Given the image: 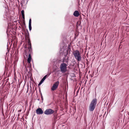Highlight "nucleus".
<instances>
[{
  "label": "nucleus",
  "mask_w": 129,
  "mask_h": 129,
  "mask_svg": "<svg viewBox=\"0 0 129 129\" xmlns=\"http://www.w3.org/2000/svg\"><path fill=\"white\" fill-rule=\"evenodd\" d=\"M97 102V99H93L90 103L89 107V110L91 111H93L95 108Z\"/></svg>",
  "instance_id": "obj_1"
},
{
  "label": "nucleus",
  "mask_w": 129,
  "mask_h": 129,
  "mask_svg": "<svg viewBox=\"0 0 129 129\" xmlns=\"http://www.w3.org/2000/svg\"><path fill=\"white\" fill-rule=\"evenodd\" d=\"M73 54L75 58L78 61H80L81 60V54L79 51L78 50H76L73 52Z\"/></svg>",
  "instance_id": "obj_2"
},
{
  "label": "nucleus",
  "mask_w": 129,
  "mask_h": 129,
  "mask_svg": "<svg viewBox=\"0 0 129 129\" xmlns=\"http://www.w3.org/2000/svg\"><path fill=\"white\" fill-rule=\"evenodd\" d=\"M67 65L64 63H62L60 65V70L62 73H65L66 72L67 68Z\"/></svg>",
  "instance_id": "obj_3"
},
{
  "label": "nucleus",
  "mask_w": 129,
  "mask_h": 129,
  "mask_svg": "<svg viewBox=\"0 0 129 129\" xmlns=\"http://www.w3.org/2000/svg\"><path fill=\"white\" fill-rule=\"evenodd\" d=\"M24 57L25 58H28L27 62L28 63H30L31 62V59L30 53H29L27 51H25Z\"/></svg>",
  "instance_id": "obj_4"
},
{
  "label": "nucleus",
  "mask_w": 129,
  "mask_h": 129,
  "mask_svg": "<svg viewBox=\"0 0 129 129\" xmlns=\"http://www.w3.org/2000/svg\"><path fill=\"white\" fill-rule=\"evenodd\" d=\"M55 112L54 111L50 109H47L44 112V113L47 115H51Z\"/></svg>",
  "instance_id": "obj_5"
},
{
  "label": "nucleus",
  "mask_w": 129,
  "mask_h": 129,
  "mask_svg": "<svg viewBox=\"0 0 129 129\" xmlns=\"http://www.w3.org/2000/svg\"><path fill=\"white\" fill-rule=\"evenodd\" d=\"M59 84V82L58 81H57L54 83L51 88V90L54 91L58 87Z\"/></svg>",
  "instance_id": "obj_6"
},
{
  "label": "nucleus",
  "mask_w": 129,
  "mask_h": 129,
  "mask_svg": "<svg viewBox=\"0 0 129 129\" xmlns=\"http://www.w3.org/2000/svg\"><path fill=\"white\" fill-rule=\"evenodd\" d=\"M36 112L37 114H42L43 113V112L41 109L39 108L36 110Z\"/></svg>",
  "instance_id": "obj_7"
},
{
  "label": "nucleus",
  "mask_w": 129,
  "mask_h": 129,
  "mask_svg": "<svg viewBox=\"0 0 129 129\" xmlns=\"http://www.w3.org/2000/svg\"><path fill=\"white\" fill-rule=\"evenodd\" d=\"M28 43L29 46L28 48L29 50L28 52L29 53H30L31 54L32 53V49L31 48V44L30 43V40L28 41Z\"/></svg>",
  "instance_id": "obj_8"
},
{
  "label": "nucleus",
  "mask_w": 129,
  "mask_h": 129,
  "mask_svg": "<svg viewBox=\"0 0 129 129\" xmlns=\"http://www.w3.org/2000/svg\"><path fill=\"white\" fill-rule=\"evenodd\" d=\"M73 15L77 17L79 15V14L78 11H76L74 12Z\"/></svg>",
  "instance_id": "obj_9"
},
{
  "label": "nucleus",
  "mask_w": 129,
  "mask_h": 129,
  "mask_svg": "<svg viewBox=\"0 0 129 129\" xmlns=\"http://www.w3.org/2000/svg\"><path fill=\"white\" fill-rule=\"evenodd\" d=\"M29 28L30 31L31 29V19H30L29 21Z\"/></svg>",
  "instance_id": "obj_10"
},
{
  "label": "nucleus",
  "mask_w": 129,
  "mask_h": 129,
  "mask_svg": "<svg viewBox=\"0 0 129 129\" xmlns=\"http://www.w3.org/2000/svg\"><path fill=\"white\" fill-rule=\"evenodd\" d=\"M21 13L22 16V18L24 19H25L24 11L23 10H22L21 11Z\"/></svg>",
  "instance_id": "obj_11"
},
{
  "label": "nucleus",
  "mask_w": 129,
  "mask_h": 129,
  "mask_svg": "<svg viewBox=\"0 0 129 129\" xmlns=\"http://www.w3.org/2000/svg\"><path fill=\"white\" fill-rule=\"evenodd\" d=\"M43 82V81H42V80H41L40 83H39L38 84V85H40Z\"/></svg>",
  "instance_id": "obj_12"
},
{
  "label": "nucleus",
  "mask_w": 129,
  "mask_h": 129,
  "mask_svg": "<svg viewBox=\"0 0 129 129\" xmlns=\"http://www.w3.org/2000/svg\"><path fill=\"white\" fill-rule=\"evenodd\" d=\"M47 75H46L44 77H43V78H44V79H45L46 78H47Z\"/></svg>",
  "instance_id": "obj_13"
},
{
  "label": "nucleus",
  "mask_w": 129,
  "mask_h": 129,
  "mask_svg": "<svg viewBox=\"0 0 129 129\" xmlns=\"http://www.w3.org/2000/svg\"><path fill=\"white\" fill-rule=\"evenodd\" d=\"M45 80V79H44V78H42V79L41 80H42V81H44V80Z\"/></svg>",
  "instance_id": "obj_14"
}]
</instances>
